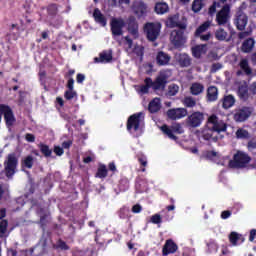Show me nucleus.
<instances>
[{
	"instance_id": "obj_1",
	"label": "nucleus",
	"mask_w": 256,
	"mask_h": 256,
	"mask_svg": "<svg viewBox=\"0 0 256 256\" xmlns=\"http://www.w3.org/2000/svg\"><path fill=\"white\" fill-rule=\"evenodd\" d=\"M249 163H251V156L238 150L234 154L233 159L229 161V167H231V169H243V167H246Z\"/></svg>"
},
{
	"instance_id": "obj_2",
	"label": "nucleus",
	"mask_w": 256,
	"mask_h": 256,
	"mask_svg": "<svg viewBox=\"0 0 256 256\" xmlns=\"http://www.w3.org/2000/svg\"><path fill=\"white\" fill-rule=\"evenodd\" d=\"M17 165H19V158H17V154L15 153L8 154L7 159L4 161V171L8 179H11V177L15 175L17 170Z\"/></svg>"
},
{
	"instance_id": "obj_3",
	"label": "nucleus",
	"mask_w": 256,
	"mask_h": 256,
	"mask_svg": "<svg viewBox=\"0 0 256 256\" xmlns=\"http://www.w3.org/2000/svg\"><path fill=\"white\" fill-rule=\"evenodd\" d=\"M144 32L148 41L154 42L157 41L161 33V23L159 22H147L144 25Z\"/></svg>"
},
{
	"instance_id": "obj_4",
	"label": "nucleus",
	"mask_w": 256,
	"mask_h": 256,
	"mask_svg": "<svg viewBox=\"0 0 256 256\" xmlns=\"http://www.w3.org/2000/svg\"><path fill=\"white\" fill-rule=\"evenodd\" d=\"M207 125L208 129H211L214 133H225V131H227V123L219 119L215 114L208 117Z\"/></svg>"
},
{
	"instance_id": "obj_5",
	"label": "nucleus",
	"mask_w": 256,
	"mask_h": 256,
	"mask_svg": "<svg viewBox=\"0 0 256 256\" xmlns=\"http://www.w3.org/2000/svg\"><path fill=\"white\" fill-rule=\"evenodd\" d=\"M231 19V4H225L220 11L216 14L217 25L224 26L227 25Z\"/></svg>"
},
{
	"instance_id": "obj_6",
	"label": "nucleus",
	"mask_w": 256,
	"mask_h": 256,
	"mask_svg": "<svg viewBox=\"0 0 256 256\" xmlns=\"http://www.w3.org/2000/svg\"><path fill=\"white\" fill-rule=\"evenodd\" d=\"M148 6L143 0H136L132 3L131 11L137 19H144L147 17Z\"/></svg>"
},
{
	"instance_id": "obj_7",
	"label": "nucleus",
	"mask_w": 256,
	"mask_h": 256,
	"mask_svg": "<svg viewBox=\"0 0 256 256\" xmlns=\"http://www.w3.org/2000/svg\"><path fill=\"white\" fill-rule=\"evenodd\" d=\"M0 113H2V116L4 115L6 127H13L17 122V119L15 118V114L13 113V109H11V106L6 104H0Z\"/></svg>"
},
{
	"instance_id": "obj_8",
	"label": "nucleus",
	"mask_w": 256,
	"mask_h": 256,
	"mask_svg": "<svg viewBox=\"0 0 256 256\" xmlns=\"http://www.w3.org/2000/svg\"><path fill=\"white\" fill-rule=\"evenodd\" d=\"M203 121H205V114H203V112L196 111L187 117L186 125L191 129H197V127H201Z\"/></svg>"
},
{
	"instance_id": "obj_9",
	"label": "nucleus",
	"mask_w": 256,
	"mask_h": 256,
	"mask_svg": "<svg viewBox=\"0 0 256 256\" xmlns=\"http://www.w3.org/2000/svg\"><path fill=\"white\" fill-rule=\"evenodd\" d=\"M170 40L174 47H183V44L187 43V37H185V29L173 30L170 34Z\"/></svg>"
},
{
	"instance_id": "obj_10",
	"label": "nucleus",
	"mask_w": 256,
	"mask_h": 256,
	"mask_svg": "<svg viewBox=\"0 0 256 256\" xmlns=\"http://www.w3.org/2000/svg\"><path fill=\"white\" fill-rule=\"evenodd\" d=\"M124 27L125 20H123V18H112L110 20V31L113 37H121V35H123Z\"/></svg>"
},
{
	"instance_id": "obj_11",
	"label": "nucleus",
	"mask_w": 256,
	"mask_h": 256,
	"mask_svg": "<svg viewBox=\"0 0 256 256\" xmlns=\"http://www.w3.org/2000/svg\"><path fill=\"white\" fill-rule=\"evenodd\" d=\"M168 79L169 76H167V73L165 72H160L155 81L151 79V86L153 91H163L167 86Z\"/></svg>"
},
{
	"instance_id": "obj_12",
	"label": "nucleus",
	"mask_w": 256,
	"mask_h": 256,
	"mask_svg": "<svg viewBox=\"0 0 256 256\" xmlns=\"http://www.w3.org/2000/svg\"><path fill=\"white\" fill-rule=\"evenodd\" d=\"M141 117H143L142 112H138L129 116L126 123L127 131H137L139 127H141Z\"/></svg>"
},
{
	"instance_id": "obj_13",
	"label": "nucleus",
	"mask_w": 256,
	"mask_h": 256,
	"mask_svg": "<svg viewBox=\"0 0 256 256\" xmlns=\"http://www.w3.org/2000/svg\"><path fill=\"white\" fill-rule=\"evenodd\" d=\"M125 25H127L128 33H130L134 39H137V37H139V22H137V17L130 15L126 20Z\"/></svg>"
},
{
	"instance_id": "obj_14",
	"label": "nucleus",
	"mask_w": 256,
	"mask_h": 256,
	"mask_svg": "<svg viewBox=\"0 0 256 256\" xmlns=\"http://www.w3.org/2000/svg\"><path fill=\"white\" fill-rule=\"evenodd\" d=\"M234 23L238 31H245V27H247V23H249V17L244 12H238Z\"/></svg>"
},
{
	"instance_id": "obj_15",
	"label": "nucleus",
	"mask_w": 256,
	"mask_h": 256,
	"mask_svg": "<svg viewBox=\"0 0 256 256\" xmlns=\"http://www.w3.org/2000/svg\"><path fill=\"white\" fill-rule=\"evenodd\" d=\"M166 25L170 29H175V27H178V29H187V24L179 21V14L169 16Z\"/></svg>"
},
{
	"instance_id": "obj_16",
	"label": "nucleus",
	"mask_w": 256,
	"mask_h": 256,
	"mask_svg": "<svg viewBox=\"0 0 256 256\" xmlns=\"http://www.w3.org/2000/svg\"><path fill=\"white\" fill-rule=\"evenodd\" d=\"M113 61V50H104L99 54V57L94 58V63L107 64Z\"/></svg>"
},
{
	"instance_id": "obj_17",
	"label": "nucleus",
	"mask_w": 256,
	"mask_h": 256,
	"mask_svg": "<svg viewBox=\"0 0 256 256\" xmlns=\"http://www.w3.org/2000/svg\"><path fill=\"white\" fill-rule=\"evenodd\" d=\"M167 116L169 117V119H172V121H175L177 119H183V117H187V109L185 108L169 109L167 111Z\"/></svg>"
},
{
	"instance_id": "obj_18",
	"label": "nucleus",
	"mask_w": 256,
	"mask_h": 256,
	"mask_svg": "<svg viewBox=\"0 0 256 256\" xmlns=\"http://www.w3.org/2000/svg\"><path fill=\"white\" fill-rule=\"evenodd\" d=\"M177 249H179V246L172 239H168L162 248V255H172L177 252Z\"/></svg>"
},
{
	"instance_id": "obj_19",
	"label": "nucleus",
	"mask_w": 256,
	"mask_h": 256,
	"mask_svg": "<svg viewBox=\"0 0 256 256\" xmlns=\"http://www.w3.org/2000/svg\"><path fill=\"white\" fill-rule=\"evenodd\" d=\"M249 117H251V109L249 107H242L234 114L235 121H239L240 123L246 121Z\"/></svg>"
},
{
	"instance_id": "obj_20",
	"label": "nucleus",
	"mask_w": 256,
	"mask_h": 256,
	"mask_svg": "<svg viewBox=\"0 0 256 256\" xmlns=\"http://www.w3.org/2000/svg\"><path fill=\"white\" fill-rule=\"evenodd\" d=\"M255 43L256 41L253 37H248L244 39L240 47L242 53H252L253 49H255Z\"/></svg>"
},
{
	"instance_id": "obj_21",
	"label": "nucleus",
	"mask_w": 256,
	"mask_h": 256,
	"mask_svg": "<svg viewBox=\"0 0 256 256\" xmlns=\"http://www.w3.org/2000/svg\"><path fill=\"white\" fill-rule=\"evenodd\" d=\"M156 63L159 67H165L171 63V56L164 51H159L156 55Z\"/></svg>"
},
{
	"instance_id": "obj_22",
	"label": "nucleus",
	"mask_w": 256,
	"mask_h": 256,
	"mask_svg": "<svg viewBox=\"0 0 256 256\" xmlns=\"http://www.w3.org/2000/svg\"><path fill=\"white\" fill-rule=\"evenodd\" d=\"M175 59L180 67H189L191 65V57L186 53L176 54Z\"/></svg>"
},
{
	"instance_id": "obj_23",
	"label": "nucleus",
	"mask_w": 256,
	"mask_h": 256,
	"mask_svg": "<svg viewBox=\"0 0 256 256\" xmlns=\"http://www.w3.org/2000/svg\"><path fill=\"white\" fill-rule=\"evenodd\" d=\"M93 18L96 23H99V25H102V27H107V18L103 13H101V10L99 8L94 9L93 12Z\"/></svg>"
},
{
	"instance_id": "obj_24",
	"label": "nucleus",
	"mask_w": 256,
	"mask_h": 256,
	"mask_svg": "<svg viewBox=\"0 0 256 256\" xmlns=\"http://www.w3.org/2000/svg\"><path fill=\"white\" fill-rule=\"evenodd\" d=\"M229 241L232 245L237 246L245 243V237L237 232H231L229 234Z\"/></svg>"
},
{
	"instance_id": "obj_25",
	"label": "nucleus",
	"mask_w": 256,
	"mask_h": 256,
	"mask_svg": "<svg viewBox=\"0 0 256 256\" xmlns=\"http://www.w3.org/2000/svg\"><path fill=\"white\" fill-rule=\"evenodd\" d=\"M35 163V158L32 155H28L21 160V169L24 171L25 169H33V165Z\"/></svg>"
},
{
	"instance_id": "obj_26",
	"label": "nucleus",
	"mask_w": 256,
	"mask_h": 256,
	"mask_svg": "<svg viewBox=\"0 0 256 256\" xmlns=\"http://www.w3.org/2000/svg\"><path fill=\"white\" fill-rule=\"evenodd\" d=\"M154 11L157 15H165V13H169V5L165 2H157Z\"/></svg>"
},
{
	"instance_id": "obj_27",
	"label": "nucleus",
	"mask_w": 256,
	"mask_h": 256,
	"mask_svg": "<svg viewBox=\"0 0 256 256\" xmlns=\"http://www.w3.org/2000/svg\"><path fill=\"white\" fill-rule=\"evenodd\" d=\"M161 110V99L154 98L148 105V111L150 113H157Z\"/></svg>"
},
{
	"instance_id": "obj_28",
	"label": "nucleus",
	"mask_w": 256,
	"mask_h": 256,
	"mask_svg": "<svg viewBox=\"0 0 256 256\" xmlns=\"http://www.w3.org/2000/svg\"><path fill=\"white\" fill-rule=\"evenodd\" d=\"M109 175V170L105 164H99L95 174L96 179H105Z\"/></svg>"
},
{
	"instance_id": "obj_29",
	"label": "nucleus",
	"mask_w": 256,
	"mask_h": 256,
	"mask_svg": "<svg viewBox=\"0 0 256 256\" xmlns=\"http://www.w3.org/2000/svg\"><path fill=\"white\" fill-rule=\"evenodd\" d=\"M130 187L129 178L127 176H121V178L118 181V189L122 193H125V191H128Z\"/></svg>"
},
{
	"instance_id": "obj_30",
	"label": "nucleus",
	"mask_w": 256,
	"mask_h": 256,
	"mask_svg": "<svg viewBox=\"0 0 256 256\" xmlns=\"http://www.w3.org/2000/svg\"><path fill=\"white\" fill-rule=\"evenodd\" d=\"M238 96L242 101L249 99V86L247 84H242L238 87Z\"/></svg>"
},
{
	"instance_id": "obj_31",
	"label": "nucleus",
	"mask_w": 256,
	"mask_h": 256,
	"mask_svg": "<svg viewBox=\"0 0 256 256\" xmlns=\"http://www.w3.org/2000/svg\"><path fill=\"white\" fill-rule=\"evenodd\" d=\"M162 133L164 135H167V137L169 139H171L172 141H177V139H179V137H177L175 134H173V128H170L167 124H163L160 127Z\"/></svg>"
},
{
	"instance_id": "obj_32",
	"label": "nucleus",
	"mask_w": 256,
	"mask_h": 256,
	"mask_svg": "<svg viewBox=\"0 0 256 256\" xmlns=\"http://www.w3.org/2000/svg\"><path fill=\"white\" fill-rule=\"evenodd\" d=\"M235 105V97L233 95L224 96L222 99V107L223 109H231Z\"/></svg>"
},
{
	"instance_id": "obj_33",
	"label": "nucleus",
	"mask_w": 256,
	"mask_h": 256,
	"mask_svg": "<svg viewBox=\"0 0 256 256\" xmlns=\"http://www.w3.org/2000/svg\"><path fill=\"white\" fill-rule=\"evenodd\" d=\"M218 95H219V92H218L216 86L208 87V89H207V100L208 101H217Z\"/></svg>"
},
{
	"instance_id": "obj_34",
	"label": "nucleus",
	"mask_w": 256,
	"mask_h": 256,
	"mask_svg": "<svg viewBox=\"0 0 256 256\" xmlns=\"http://www.w3.org/2000/svg\"><path fill=\"white\" fill-rule=\"evenodd\" d=\"M213 133H215V131H213L211 128L202 131V139H204V141H211V139L212 141H219V137H213Z\"/></svg>"
},
{
	"instance_id": "obj_35",
	"label": "nucleus",
	"mask_w": 256,
	"mask_h": 256,
	"mask_svg": "<svg viewBox=\"0 0 256 256\" xmlns=\"http://www.w3.org/2000/svg\"><path fill=\"white\" fill-rule=\"evenodd\" d=\"M203 91H205V86L201 83H193L190 87V93L192 95H201Z\"/></svg>"
},
{
	"instance_id": "obj_36",
	"label": "nucleus",
	"mask_w": 256,
	"mask_h": 256,
	"mask_svg": "<svg viewBox=\"0 0 256 256\" xmlns=\"http://www.w3.org/2000/svg\"><path fill=\"white\" fill-rule=\"evenodd\" d=\"M203 7H205V0H194L191 9L193 13H199Z\"/></svg>"
},
{
	"instance_id": "obj_37",
	"label": "nucleus",
	"mask_w": 256,
	"mask_h": 256,
	"mask_svg": "<svg viewBox=\"0 0 256 256\" xmlns=\"http://www.w3.org/2000/svg\"><path fill=\"white\" fill-rule=\"evenodd\" d=\"M240 69L246 73V75H251L253 70L249 67V61L247 59H242L239 63Z\"/></svg>"
},
{
	"instance_id": "obj_38",
	"label": "nucleus",
	"mask_w": 256,
	"mask_h": 256,
	"mask_svg": "<svg viewBox=\"0 0 256 256\" xmlns=\"http://www.w3.org/2000/svg\"><path fill=\"white\" fill-rule=\"evenodd\" d=\"M39 149H40V153H42V155H44V157H51V155H53V150H51V148H49V145L47 144H43L40 143L38 145Z\"/></svg>"
},
{
	"instance_id": "obj_39",
	"label": "nucleus",
	"mask_w": 256,
	"mask_h": 256,
	"mask_svg": "<svg viewBox=\"0 0 256 256\" xmlns=\"http://www.w3.org/2000/svg\"><path fill=\"white\" fill-rule=\"evenodd\" d=\"M144 83L145 85L140 86V93L147 95V93H149V89L152 88L151 77L145 78Z\"/></svg>"
},
{
	"instance_id": "obj_40",
	"label": "nucleus",
	"mask_w": 256,
	"mask_h": 256,
	"mask_svg": "<svg viewBox=\"0 0 256 256\" xmlns=\"http://www.w3.org/2000/svg\"><path fill=\"white\" fill-rule=\"evenodd\" d=\"M215 39L217 41H225L227 39V31L223 28H219L215 31Z\"/></svg>"
},
{
	"instance_id": "obj_41",
	"label": "nucleus",
	"mask_w": 256,
	"mask_h": 256,
	"mask_svg": "<svg viewBox=\"0 0 256 256\" xmlns=\"http://www.w3.org/2000/svg\"><path fill=\"white\" fill-rule=\"evenodd\" d=\"M183 105L192 109L193 107H195L197 105V101L195 100V98H193L191 96H186L183 100Z\"/></svg>"
},
{
	"instance_id": "obj_42",
	"label": "nucleus",
	"mask_w": 256,
	"mask_h": 256,
	"mask_svg": "<svg viewBox=\"0 0 256 256\" xmlns=\"http://www.w3.org/2000/svg\"><path fill=\"white\" fill-rule=\"evenodd\" d=\"M47 13L50 17H57V13H59V8L57 7V4L48 5Z\"/></svg>"
},
{
	"instance_id": "obj_43",
	"label": "nucleus",
	"mask_w": 256,
	"mask_h": 256,
	"mask_svg": "<svg viewBox=\"0 0 256 256\" xmlns=\"http://www.w3.org/2000/svg\"><path fill=\"white\" fill-rule=\"evenodd\" d=\"M9 227V221L1 220L0 221V239L5 237V233H7V228Z\"/></svg>"
},
{
	"instance_id": "obj_44",
	"label": "nucleus",
	"mask_w": 256,
	"mask_h": 256,
	"mask_svg": "<svg viewBox=\"0 0 256 256\" xmlns=\"http://www.w3.org/2000/svg\"><path fill=\"white\" fill-rule=\"evenodd\" d=\"M210 25L211 24L209 22H204L202 25H200L195 31L196 37L201 36V33H205V31L209 29Z\"/></svg>"
},
{
	"instance_id": "obj_45",
	"label": "nucleus",
	"mask_w": 256,
	"mask_h": 256,
	"mask_svg": "<svg viewBox=\"0 0 256 256\" xmlns=\"http://www.w3.org/2000/svg\"><path fill=\"white\" fill-rule=\"evenodd\" d=\"M54 249H61V251H69V245H67L66 241H63L62 239H59L54 246Z\"/></svg>"
},
{
	"instance_id": "obj_46",
	"label": "nucleus",
	"mask_w": 256,
	"mask_h": 256,
	"mask_svg": "<svg viewBox=\"0 0 256 256\" xmlns=\"http://www.w3.org/2000/svg\"><path fill=\"white\" fill-rule=\"evenodd\" d=\"M237 139H249V131L240 128L236 131Z\"/></svg>"
},
{
	"instance_id": "obj_47",
	"label": "nucleus",
	"mask_w": 256,
	"mask_h": 256,
	"mask_svg": "<svg viewBox=\"0 0 256 256\" xmlns=\"http://www.w3.org/2000/svg\"><path fill=\"white\" fill-rule=\"evenodd\" d=\"M178 93H179V85L171 84L168 87V95H170V97H175V95H177Z\"/></svg>"
},
{
	"instance_id": "obj_48",
	"label": "nucleus",
	"mask_w": 256,
	"mask_h": 256,
	"mask_svg": "<svg viewBox=\"0 0 256 256\" xmlns=\"http://www.w3.org/2000/svg\"><path fill=\"white\" fill-rule=\"evenodd\" d=\"M77 97V91L75 90H66L64 92V98L66 101H71L72 99H75Z\"/></svg>"
},
{
	"instance_id": "obj_49",
	"label": "nucleus",
	"mask_w": 256,
	"mask_h": 256,
	"mask_svg": "<svg viewBox=\"0 0 256 256\" xmlns=\"http://www.w3.org/2000/svg\"><path fill=\"white\" fill-rule=\"evenodd\" d=\"M118 216L120 219H129V208L122 207L118 212Z\"/></svg>"
},
{
	"instance_id": "obj_50",
	"label": "nucleus",
	"mask_w": 256,
	"mask_h": 256,
	"mask_svg": "<svg viewBox=\"0 0 256 256\" xmlns=\"http://www.w3.org/2000/svg\"><path fill=\"white\" fill-rule=\"evenodd\" d=\"M217 7H221V4L217 1H214L208 9V15L213 17V14L217 13Z\"/></svg>"
},
{
	"instance_id": "obj_51",
	"label": "nucleus",
	"mask_w": 256,
	"mask_h": 256,
	"mask_svg": "<svg viewBox=\"0 0 256 256\" xmlns=\"http://www.w3.org/2000/svg\"><path fill=\"white\" fill-rule=\"evenodd\" d=\"M151 223L154 225H159L163 223V219L161 218V214H154L151 216Z\"/></svg>"
},
{
	"instance_id": "obj_52",
	"label": "nucleus",
	"mask_w": 256,
	"mask_h": 256,
	"mask_svg": "<svg viewBox=\"0 0 256 256\" xmlns=\"http://www.w3.org/2000/svg\"><path fill=\"white\" fill-rule=\"evenodd\" d=\"M138 163L143 167L141 169L142 173H145V167H147V157L145 156H140L138 157Z\"/></svg>"
},
{
	"instance_id": "obj_53",
	"label": "nucleus",
	"mask_w": 256,
	"mask_h": 256,
	"mask_svg": "<svg viewBox=\"0 0 256 256\" xmlns=\"http://www.w3.org/2000/svg\"><path fill=\"white\" fill-rule=\"evenodd\" d=\"M202 51H203V48H201V46H196V47L192 48V55L194 57H196L197 59H199V57H201Z\"/></svg>"
},
{
	"instance_id": "obj_54",
	"label": "nucleus",
	"mask_w": 256,
	"mask_h": 256,
	"mask_svg": "<svg viewBox=\"0 0 256 256\" xmlns=\"http://www.w3.org/2000/svg\"><path fill=\"white\" fill-rule=\"evenodd\" d=\"M39 225L41 229H45V227H47V214L40 215Z\"/></svg>"
},
{
	"instance_id": "obj_55",
	"label": "nucleus",
	"mask_w": 256,
	"mask_h": 256,
	"mask_svg": "<svg viewBox=\"0 0 256 256\" xmlns=\"http://www.w3.org/2000/svg\"><path fill=\"white\" fill-rule=\"evenodd\" d=\"M173 133H178V135H182V133H185V130H183V127L181 124H175L172 126Z\"/></svg>"
},
{
	"instance_id": "obj_56",
	"label": "nucleus",
	"mask_w": 256,
	"mask_h": 256,
	"mask_svg": "<svg viewBox=\"0 0 256 256\" xmlns=\"http://www.w3.org/2000/svg\"><path fill=\"white\" fill-rule=\"evenodd\" d=\"M66 87H67V90H70V91L75 90V79H73V78H68Z\"/></svg>"
},
{
	"instance_id": "obj_57",
	"label": "nucleus",
	"mask_w": 256,
	"mask_h": 256,
	"mask_svg": "<svg viewBox=\"0 0 256 256\" xmlns=\"http://www.w3.org/2000/svg\"><path fill=\"white\" fill-rule=\"evenodd\" d=\"M252 31H243L238 33V39H247V37H250Z\"/></svg>"
},
{
	"instance_id": "obj_58",
	"label": "nucleus",
	"mask_w": 256,
	"mask_h": 256,
	"mask_svg": "<svg viewBox=\"0 0 256 256\" xmlns=\"http://www.w3.org/2000/svg\"><path fill=\"white\" fill-rule=\"evenodd\" d=\"M54 153L58 157H61V155H63V153H65V150H63V147H61V146H54Z\"/></svg>"
},
{
	"instance_id": "obj_59",
	"label": "nucleus",
	"mask_w": 256,
	"mask_h": 256,
	"mask_svg": "<svg viewBox=\"0 0 256 256\" xmlns=\"http://www.w3.org/2000/svg\"><path fill=\"white\" fill-rule=\"evenodd\" d=\"M204 156L206 159H214V157H217V152L211 150V151H206Z\"/></svg>"
},
{
	"instance_id": "obj_60",
	"label": "nucleus",
	"mask_w": 256,
	"mask_h": 256,
	"mask_svg": "<svg viewBox=\"0 0 256 256\" xmlns=\"http://www.w3.org/2000/svg\"><path fill=\"white\" fill-rule=\"evenodd\" d=\"M248 151H253L256 149V140H250L247 144Z\"/></svg>"
},
{
	"instance_id": "obj_61",
	"label": "nucleus",
	"mask_w": 256,
	"mask_h": 256,
	"mask_svg": "<svg viewBox=\"0 0 256 256\" xmlns=\"http://www.w3.org/2000/svg\"><path fill=\"white\" fill-rule=\"evenodd\" d=\"M141 211H143V207L141 206V204H135L132 207V213H141Z\"/></svg>"
},
{
	"instance_id": "obj_62",
	"label": "nucleus",
	"mask_w": 256,
	"mask_h": 256,
	"mask_svg": "<svg viewBox=\"0 0 256 256\" xmlns=\"http://www.w3.org/2000/svg\"><path fill=\"white\" fill-rule=\"evenodd\" d=\"M25 139L28 143H35V135L31 134V133H27L25 135Z\"/></svg>"
},
{
	"instance_id": "obj_63",
	"label": "nucleus",
	"mask_w": 256,
	"mask_h": 256,
	"mask_svg": "<svg viewBox=\"0 0 256 256\" xmlns=\"http://www.w3.org/2000/svg\"><path fill=\"white\" fill-rule=\"evenodd\" d=\"M231 211L230 210H224L221 213V219H229L231 217Z\"/></svg>"
},
{
	"instance_id": "obj_64",
	"label": "nucleus",
	"mask_w": 256,
	"mask_h": 256,
	"mask_svg": "<svg viewBox=\"0 0 256 256\" xmlns=\"http://www.w3.org/2000/svg\"><path fill=\"white\" fill-rule=\"evenodd\" d=\"M7 256H17V250L13 248H8L7 249Z\"/></svg>"
}]
</instances>
